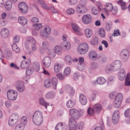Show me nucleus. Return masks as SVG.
I'll return each instance as SVG.
<instances>
[{
	"label": "nucleus",
	"instance_id": "6",
	"mask_svg": "<svg viewBox=\"0 0 130 130\" xmlns=\"http://www.w3.org/2000/svg\"><path fill=\"white\" fill-rule=\"evenodd\" d=\"M51 31V29L50 26H46L43 29L41 30L40 34V36L42 38L46 39L50 33Z\"/></svg>",
	"mask_w": 130,
	"mask_h": 130
},
{
	"label": "nucleus",
	"instance_id": "54",
	"mask_svg": "<svg viewBox=\"0 0 130 130\" xmlns=\"http://www.w3.org/2000/svg\"><path fill=\"white\" fill-rule=\"evenodd\" d=\"M99 10L98 8L93 7L92 9V13L94 15H97L99 13Z\"/></svg>",
	"mask_w": 130,
	"mask_h": 130
},
{
	"label": "nucleus",
	"instance_id": "62",
	"mask_svg": "<svg viewBox=\"0 0 130 130\" xmlns=\"http://www.w3.org/2000/svg\"><path fill=\"white\" fill-rule=\"evenodd\" d=\"M75 12L74 10L72 8H69L67 9L66 11V13L69 14H72Z\"/></svg>",
	"mask_w": 130,
	"mask_h": 130
},
{
	"label": "nucleus",
	"instance_id": "34",
	"mask_svg": "<svg viewBox=\"0 0 130 130\" xmlns=\"http://www.w3.org/2000/svg\"><path fill=\"white\" fill-rule=\"evenodd\" d=\"M98 93V91H95L90 94L89 97L90 101H92L95 100L96 98V95Z\"/></svg>",
	"mask_w": 130,
	"mask_h": 130
},
{
	"label": "nucleus",
	"instance_id": "26",
	"mask_svg": "<svg viewBox=\"0 0 130 130\" xmlns=\"http://www.w3.org/2000/svg\"><path fill=\"white\" fill-rule=\"evenodd\" d=\"M0 33L2 38H5L9 36V32L8 29L4 28L1 30Z\"/></svg>",
	"mask_w": 130,
	"mask_h": 130
},
{
	"label": "nucleus",
	"instance_id": "16",
	"mask_svg": "<svg viewBox=\"0 0 130 130\" xmlns=\"http://www.w3.org/2000/svg\"><path fill=\"white\" fill-rule=\"evenodd\" d=\"M88 56L90 58L93 60H96L99 58V55L94 50H91L89 53Z\"/></svg>",
	"mask_w": 130,
	"mask_h": 130
},
{
	"label": "nucleus",
	"instance_id": "32",
	"mask_svg": "<svg viewBox=\"0 0 130 130\" xmlns=\"http://www.w3.org/2000/svg\"><path fill=\"white\" fill-rule=\"evenodd\" d=\"M96 81L98 84L102 85L104 84L106 82V80L104 77H100L97 78Z\"/></svg>",
	"mask_w": 130,
	"mask_h": 130
},
{
	"label": "nucleus",
	"instance_id": "11",
	"mask_svg": "<svg viewBox=\"0 0 130 130\" xmlns=\"http://www.w3.org/2000/svg\"><path fill=\"white\" fill-rule=\"evenodd\" d=\"M76 11L80 14H83L87 11V9L86 5H82L79 4L76 8Z\"/></svg>",
	"mask_w": 130,
	"mask_h": 130
},
{
	"label": "nucleus",
	"instance_id": "20",
	"mask_svg": "<svg viewBox=\"0 0 130 130\" xmlns=\"http://www.w3.org/2000/svg\"><path fill=\"white\" fill-rule=\"evenodd\" d=\"M30 63V60L29 58H27L22 61L21 63V68L23 69H26L28 68Z\"/></svg>",
	"mask_w": 130,
	"mask_h": 130
},
{
	"label": "nucleus",
	"instance_id": "49",
	"mask_svg": "<svg viewBox=\"0 0 130 130\" xmlns=\"http://www.w3.org/2000/svg\"><path fill=\"white\" fill-rule=\"evenodd\" d=\"M47 53L51 58H54L56 55V53L53 49H49L48 50Z\"/></svg>",
	"mask_w": 130,
	"mask_h": 130
},
{
	"label": "nucleus",
	"instance_id": "58",
	"mask_svg": "<svg viewBox=\"0 0 130 130\" xmlns=\"http://www.w3.org/2000/svg\"><path fill=\"white\" fill-rule=\"evenodd\" d=\"M91 44L93 45H96L98 43V39L96 37H94L90 41Z\"/></svg>",
	"mask_w": 130,
	"mask_h": 130
},
{
	"label": "nucleus",
	"instance_id": "53",
	"mask_svg": "<svg viewBox=\"0 0 130 130\" xmlns=\"http://www.w3.org/2000/svg\"><path fill=\"white\" fill-rule=\"evenodd\" d=\"M55 51L56 53L58 54H60L62 52V50L61 46H59L56 45L55 47Z\"/></svg>",
	"mask_w": 130,
	"mask_h": 130
},
{
	"label": "nucleus",
	"instance_id": "48",
	"mask_svg": "<svg viewBox=\"0 0 130 130\" xmlns=\"http://www.w3.org/2000/svg\"><path fill=\"white\" fill-rule=\"evenodd\" d=\"M84 125L83 122H81L78 123L75 127L74 130H82Z\"/></svg>",
	"mask_w": 130,
	"mask_h": 130
},
{
	"label": "nucleus",
	"instance_id": "38",
	"mask_svg": "<svg viewBox=\"0 0 130 130\" xmlns=\"http://www.w3.org/2000/svg\"><path fill=\"white\" fill-rule=\"evenodd\" d=\"M85 32L86 37L88 38H90L92 35V30L89 28L86 29L85 30Z\"/></svg>",
	"mask_w": 130,
	"mask_h": 130
},
{
	"label": "nucleus",
	"instance_id": "15",
	"mask_svg": "<svg viewBox=\"0 0 130 130\" xmlns=\"http://www.w3.org/2000/svg\"><path fill=\"white\" fill-rule=\"evenodd\" d=\"M16 87L17 90L20 92H23L25 90V86L23 83L20 81L17 82Z\"/></svg>",
	"mask_w": 130,
	"mask_h": 130
},
{
	"label": "nucleus",
	"instance_id": "52",
	"mask_svg": "<svg viewBox=\"0 0 130 130\" xmlns=\"http://www.w3.org/2000/svg\"><path fill=\"white\" fill-rule=\"evenodd\" d=\"M12 47L13 50L17 53H19L20 51V50L19 47H18L17 45L15 43H13L12 45Z\"/></svg>",
	"mask_w": 130,
	"mask_h": 130
},
{
	"label": "nucleus",
	"instance_id": "8",
	"mask_svg": "<svg viewBox=\"0 0 130 130\" xmlns=\"http://www.w3.org/2000/svg\"><path fill=\"white\" fill-rule=\"evenodd\" d=\"M19 8L20 12L23 14L26 13L28 11V7L26 4L24 2L20 3L19 5Z\"/></svg>",
	"mask_w": 130,
	"mask_h": 130
},
{
	"label": "nucleus",
	"instance_id": "50",
	"mask_svg": "<svg viewBox=\"0 0 130 130\" xmlns=\"http://www.w3.org/2000/svg\"><path fill=\"white\" fill-rule=\"evenodd\" d=\"M118 4L121 5L122 9V10H124L126 9L127 8L125 7L126 5V3L123 2L122 0H120L118 2Z\"/></svg>",
	"mask_w": 130,
	"mask_h": 130
},
{
	"label": "nucleus",
	"instance_id": "28",
	"mask_svg": "<svg viewBox=\"0 0 130 130\" xmlns=\"http://www.w3.org/2000/svg\"><path fill=\"white\" fill-rule=\"evenodd\" d=\"M79 100L81 104L83 105H85L87 102V99L86 96L81 93L79 95Z\"/></svg>",
	"mask_w": 130,
	"mask_h": 130
},
{
	"label": "nucleus",
	"instance_id": "24",
	"mask_svg": "<svg viewBox=\"0 0 130 130\" xmlns=\"http://www.w3.org/2000/svg\"><path fill=\"white\" fill-rule=\"evenodd\" d=\"M91 17L89 14L85 15L83 16L82 20L84 23L86 24L89 23L91 21Z\"/></svg>",
	"mask_w": 130,
	"mask_h": 130
},
{
	"label": "nucleus",
	"instance_id": "13",
	"mask_svg": "<svg viewBox=\"0 0 130 130\" xmlns=\"http://www.w3.org/2000/svg\"><path fill=\"white\" fill-rule=\"evenodd\" d=\"M70 114L71 116L75 119H78L80 117V114L79 111L75 109H72L70 111Z\"/></svg>",
	"mask_w": 130,
	"mask_h": 130
},
{
	"label": "nucleus",
	"instance_id": "31",
	"mask_svg": "<svg viewBox=\"0 0 130 130\" xmlns=\"http://www.w3.org/2000/svg\"><path fill=\"white\" fill-rule=\"evenodd\" d=\"M55 96V92L53 91H49L45 95V97L48 100L52 99L54 98Z\"/></svg>",
	"mask_w": 130,
	"mask_h": 130
},
{
	"label": "nucleus",
	"instance_id": "37",
	"mask_svg": "<svg viewBox=\"0 0 130 130\" xmlns=\"http://www.w3.org/2000/svg\"><path fill=\"white\" fill-rule=\"evenodd\" d=\"M4 56L8 60L12 58L13 57L11 52L10 51H8L5 52Z\"/></svg>",
	"mask_w": 130,
	"mask_h": 130
},
{
	"label": "nucleus",
	"instance_id": "21",
	"mask_svg": "<svg viewBox=\"0 0 130 130\" xmlns=\"http://www.w3.org/2000/svg\"><path fill=\"white\" fill-rule=\"evenodd\" d=\"M93 108L95 112V113L96 114L100 113L102 108V105L98 103L94 104L93 106Z\"/></svg>",
	"mask_w": 130,
	"mask_h": 130
},
{
	"label": "nucleus",
	"instance_id": "39",
	"mask_svg": "<svg viewBox=\"0 0 130 130\" xmlns=\"http://www.w3.org/2000/svg\"><path fill=\"white\" fill-rule=\"evenodd\" d=\"M41 6L44 9L48 10L49 7L45 3L43 0H40L38 1Z\"/></svg>",
	"mask_w": 130,
	"mask_h": 130
},
{
	"label": "nucleus",
	"instance_id": "1",
	"mask_svg": "<svg viewBox=\"0 0 130 130\" xmlns=\"http://www.w3.org/2000/svg\"><path fill=\"white\" fill-rule=\"evenodd\" d=\"M33 121L34 124L37 126L41 124L43 121V116L41 111L37 110L36 111L33 116Z\"/></svg>",
	"mask_w": 130,
	"mask_h": 130
},
{
	"label": "nucleus",
	"instance_id": "30",
	"mask_svg": "<svg viewBox=\"0 0 130 130\" xmlns=\"http://www.w3.org/2000/svg\"><path fill=\"white\" fill-rule=\"evenodd\" d=\"M18 21L21 25L23 26L25 25L27 23V19L23 17H20L18 19Z\"/></svg>",
	"mask_w": 130,
	"mask_h": 130
},
{
	"label": "nucleus",
	"instance_id": "64",
	"mask_svg": "<svg viewBox=\"0 0 130 130\" xmlns=\"http://www.w3.org/2000/svg\"><path fill=\"white\" fill-rule=\"evenodd\" d=\"M125 117H128L130 116V108H128L125 110L124 113Z\"/></svg>",
	"mask_w": 130,
	"mask_h": 130
},
{
	"label": "nucleus",
	"instance_id": "17",
	"mask_svg": "<svg viewBox=\"0 0 130 130\" xmlns=\"http://www.w3.org/2000/svg\"><path fill=\"white\" fill-rule=\"evenodd\" d=\"M76 121L73 118H70L69 120V128L70 130H74L75 127L77 125Z\"/></svg>",
	"mask_w": 130,
	"mask_h": 130
},
{
	"label": "nucleus",
	"instance_id": "42",
	"mask_svg": "<svg viewBox=\"0 0 130 130\" xmlns=\"http://www.w3.org/2000/svg\"><path fill=\"white\" fill-rule=\"evenodd\" d=\"M99 58L98 59L100 60L103 63H105L107 60V57L106 56L103 54H101L100 55H99Z\"/></svg>",
	"mask_w": 130,
	"mask_h": 130
},
{
	"label": "nucleus",
	"instance_id": "35",
	"mask_svg": "<svg viewBox=\"0 0 130 130\" xmlns=\"http://www.w3.org/2000/svg\"><path fill=\"white\" fill-rule=\"evenodd\" d=\"M12 4L11 1L8 0L7 1L5 4V7L8 10H10L12 7Z\"/></svg>",
	"mask_w": 130,
	"mask_h": 130
},
{
	"label": "nucleus",
	"instance_id": "22",
	"mask_svg": "<svg viewBox=\"0 0 130 130\" xmlns=\"http://www.w3.org/2000/svg\"><path fill=\"white\" fill-rule=\"evenodd\" d=\"M51 62V58L47 57H44L42 60V63L46 68H48L50 67Z\"/></svg>",
	"mask_w": 130,
	"mask_h": 130
},
{
	"label": "nucleus",
	"instance_id": "59",
	"mask_svg": "<svg viewBox=\"0 0 130 130\" xmlns=\"http://www.w3.org/2000/svg\"><path fill=\"white\" fill-rule=\"evenodd\" d=\"M24 126L21 124H18L15 127V130H23Z\"/></svg>",
	"mask_w": 130,
	"mask_h": 130
},
{
	"label": "nucleus",
	"instance_id": "55",
	"mask_svg": "<svg viewBox=\"0 0 130 130\" xmlns=\"http://www.w3.org/2000/svg\"><path fill=\"white\" fill-rule=\"evenodd\" d=\"M78 69L80 71H82L85 69L84 63H78L77 66Z\"/></svg>",
	"mask_w": 130,
	"mask_h": 130
},
{
	"label": "nucleus",
	"instance_id": "23",
	"mask_svg": "<svg viewBox=\"0 0 130 130\" xmlns=\"http://www.w3.org/2000/svg\"><path fill=\"white\" fill-rule=\"evenodd\" d=\"M72 29L78 35L82 36L83 35V33L80 32L81 30L78 25L75 24H72Z\"/></svg>",
	"mask_w": 130,
	"mask_h": 130
},
{
	"label": "nucleus",
	"instance_id": "29",
	"mask_svg": "<svg viewBox=\"0 0 130 130\" xmlns=\"http://www.w3.org/2000/svg\"><path fill=\"white\" fill-rule=\"evenodd\" d=\"M66 91L71 96H73L74 93V90L72 87L70 86L67 87Z\"/></svg>",
	"mask_w": 130,
	"mask_h": 130
},
{
	"label": "nucleus",
	"instance_id": "10",
	"mask_svg": "<svg viewBox=\"0 0 130 130\" xmlns=\"http://www.w3.org/2000/svg\"><path fill=\"white\" fill-rule=\"evenodd\" d=\"M120 116L119 112L118 110H115L113 112L112 117V121L114 124H116L119 122Z\"/></svg>",
	"mask_w": 130,
	"mask_h": 130
},
{
	"label": "nucleus",
	"instance_id": "60",
	"mask_svg": "<svg viewBox=\"0 0 130 130\" xmlns=\"http://www.w3.org/2000/svg\"><path fill=\"white\" fill-rule=\"evenodd\" d=\"M99 35L102 37H104L105 36V32L104 28H102L99 30Z\"/></svg>",
	"mask_w": 130,
	"mask_h": 130
},
{
	"label": "nucleus",
	"instance_id": "2",
	"mask_svg": "<svg viewBox=\"0 0 130 130\" xmlns=\"http://www.w3.org/2000/svg\"><path fill=\"white\" fill-rule=\"evenodd\" d=\"M58 84L57 79L55 77H53L51 79H47L44 82V86L46 88L52 87L54 89H56Z\"/></svg>",
	"mask_w": 130,
	"mask_h": 130
},
{
	"label": "nucleus",
	"instance_id": "57",
	"mask_svg": "<svg viewBox=\"0 0 130 130\" xmlns=\"http://www.w3.org/2000/svg\"><path fill=\"white\" fill-rule=\"evenodd\" d=\"M118 94L115 92H112L110 93L109 95V98L111 99H115L117 96Z\"/></svg>",
	"mask_w": 130,
	"mask_h": 130
},
{
	"label": "nucleus",
	"instance_id": "9",
	"mask_svg": "<svg viewBox=\"0 0 130 130\" xmlns=\"http://www.w3.org/2000/svg\"><path fill=\"white\" fill-rule=\"evenodd\" d=\"M111 64L112 66V69L113 70V71H116L121 68L122 66V63L120 60H117L113 61Z\"/></svg>",
	"mask_w": 130,
	"mask_h": 130
},
{
	"label": "nucleus",
	"instance_id": "51",
	"mask_svg": "<svg viewBox=\"0 0 130 130\" xmlns=\"http://www.w3.org/2000/svg\"><path fill=\"white\" fill-rule=\"evenodd\" d=\"M87 111L88 114L91 116H93L95 113V112L94 111L93 108L90 107L88 108Z\"/></svg>",
	"mask_w": 130,
	"mask_h": 130
},
{
	"label": "nucleus",
	"instance_id": "44",
	"mask_svg": "<svg viewBox=\"0 0 130 130\" xmlns=\"http://www.w3.org/2000/svg\"><path fill=\"white\" fill-rule=\"evenodd\" d=\"M112 66L111 64L106 66L105 68V72L107 73H109L111 72V71H113V70L112 69Z\"/></svg>",
	"mask_w": 130,
	"mask_h": 130
},
{
	"label": "nucleus",
	"instance_id": "41",
	"mask_svg": "<svg viewBox=\"0 0 130 130\" xmlns=\"http://www.w3.org/2000/svg\"><path fill=\"white\" fill-rule=\"evenodd\" d=\"M54 70L56 73L59 72L60 70L61 66L60 64L57 63H55L54 65Z\"/></svg>",
	"mask_w": 130,
	"mask_h": 130
},
{
	"label": "nucleus",
	"instance_id": "63",
	"mask_svg": "<svg viewBox=\"0 0 130 130\" xmlns=\"http://www.w3.org/2000/svg\"><path fill=\"white\" fill-rule=\"evenodd\" d=\"M56 76L60 80H62L64 78V75L61 73H59L57 74Z\"/></svg>",
	"mask_w": 130,
	"mask_h": 130
},
{
	"label": "nucleus",
	"instance_id": "36",
	"mask_svg": "<svg viewBox=\"0 0 130 130\" xmlns=\"http://www.w3.org/2000/svg\"><path fill=\"white\" fill-rule=\"evenodd\" d=\"M75 101L73 99L69 100L67 103V106L69 108H72L75 103Z\"/></svg>",
	"mask_w": 130,
	"mask_h": 130
},
{
	"label": "nucleus",
	"instance_id": "25",
	"mask_svg": "<svg viewBox=\"0 0 130 130\" xmlns=\"http://www.w3.org/2000/svg\"><path fill=\"white\" fill-rule=\"evenodd\" d=\"M118 78L120 80H123L126 76V73L124 70L121 68L118 73Z\"/></svg>",
	"mask_w": 130,
	"mask_h": 130
},
{
	"label": "nucleus",
	"instance_id": "19",
	"mask_svg": "<svg viewBox=\"0 0 130 130\" xmlns=\"http://www.w3.org/2000/svg\"><path fill=\"white\" fill-rule=\"evenodd\" d=\"M67 125L64 123L59 122L57 124L55 127V130H67Z\"/></svg>",
	"mask_w": 130,
	"mask_h": 130
},
{
	"label": "nucleus",
	"instance_id": "3",
	"mask_svg": "<svg viewBox=\"0 0 130 130\" xmlns=\"http://www.w3.org/2000/svg\"><path fill=\"white\" fill-rule=\"evenodd\" d=\"M88 44L85 43L80 44L78 46L77 51L80 54H84L86 53L89 49Z\"/></svg>",
	"mask_w": 130,
	"mask_h": 130
},
{
	"label": "nucleus",
	"instance_id": "18",
	"mask_svg": "<svg viewBox=\"0 0 130 130\" xmlns=\"http://www.w3.org/2000/svg\"><path fill=\"white\" fill-rule=\"evenodd\" d=\"M61 46L64 51H66L69 50L71 47L70 42L67 41H64L61 44Z\"/></svg>",
	"mask_w": 130,
	"mask_h": 130
},
{
	"label": "nucleus",
	"instance_id": "14",
	"mask_svg": "<svg viewBox=\"0 0 130 130\" xmlns=\"http://www.w3.org/2000/svg\"><path fill=\"white\" fill-rule=\"evenodd\" d=\"M27 40L32 44V45L31 46L32 50L34 51H36L37 49V44L35 40L31 37H28L27 39Z\"/></svg>",
	"mask_w": 130,
	"mask_h": 130
},
{
	"label": "nucleus",
	"instance_id": "45",
	"mask_svg": "<svg viewBox=\"0 0 130 130\" xmlns=\"http://www.w3.org/2000/svg\"><path fill=\"white\" fill-rule=\"evenodd\" d=\"M33 69L36 72H38L40 69V66L39 63L37 62H35L32 65Z\"/></svg>",
	"mask_w": 130,
	"mask_h": 130
},
{
	"label": "nucleus",
	"instance_id": "43",
	"mask_svg": "<svg viewBox=\"0 0 130 130\" xmlns=\"http://www.w3.org/2000/svg\"><path fill=\"white\" fill-rule=\"evenodd\" d=\"M64 60L65 62L68 64H70L72 61L71 57L69 55H67L65 57Z\"/></svg>",
	"mask_w": 130,
	"mask_h": 130
},
{
	"label": "nucleus",
	"instance_id": "12",
	"mask_svg": "<svg viewBox=\"0 0 130 130\" xmlns=\"http://www.w3.org/2000/svg\"><path fill=\"white\" fill-rule=\"evenodd\" d=\"M128 50L126 49H124L121 52L120 55L122 58L123 60L126 61L128 59L129 57Z\"/></svg>",
	"mask_w": 130,
	"mask_h": 130
},
{
	"label": "nucleus",
	"instance_id": "4",
	"mask_svg": "<svg viewBox=\"0 0 130 130\" xmlns=\"http://www.w3.org/2000/svg\"><path fill=\"white\" fill-rule=\"evenodd\" d=\"M123 98V94L121 93H119L113 102V106L116 108H118L120 106Z\"/></svg>",
	"mask_w": 130,
	"mask_h": 130
},
{
	"label": "nucleus",
	"instance_id": "27",
	"mask_svg": "<svg viewBox=\"0 0 130 130\" xmlns=\"http://www.w3.org/2000/svg\"><path fill=\"white\" fill-rule=\"evenodd\" d=\"M105 6L106 9H104L106 14H108V11H111L113 10V6L112 4L110 3H107L105 4Z\"/></svg>",
	"mask_w": 130,
	"mask_h": 130
},
{
	"label": "nucleus",
	"instance_id": "61",
	"mask_svg": "<svg viewBox=\"0 0 130 130\" xmlns=\"http://www.w3.org/2000/svg\"><path fill=\"white\" fill-rule=\"evenodd\" d=\"M42 45L43 48L45 49H47L49 46L48 43L46 41L43 42L42 43Z\"/></svg>",
	"mask_w": 130,
	"mask_h": 130
},
{
	"label": "nucleus",
	"instance_id": "46",
	"mask_svg": "<svg viewBox=\"0 0 130 130\" xmlns=\"http://www.w3.org/2000/svg\"><path fill=\"white\" fill-rule=\"evenodd\" d=\"M27 120L26 117L25 116H23L21 119V122L20 124H21L25 127L27 124Z\"/></svg>",
	"mask_w": 130,
	"mask_h": 130
},
{
	"label": "nucleus",
	"instance_id": "5",
	"mask_svg": "<svg viewBox=\"0 0 130 130\" xmlns=\"http://www.w3.org/2000/svg\"><path fill=\"white\" fill-rule=\"evenodd\" d=\"M19 119V116L17 113H13L10 117L8 121L9 125L12 126L14 125Z\"/></svg>",
	"mask_w": 130,
	"mask_h": 130
},
{
	"label": "nucleus",
	"instance_id": "33",
	"mask_svg": "<svg viewBox=\"0 0 130 130\" xmlns=\"http://www.w3.org/2000/svg\"><path fill=\"white\" fill-rule=\"evenodd\" d=\"M98 64L95 62L91 63L90 67L89 69V71L91 72L92 70H95L98 68Z\"/></svg>",
	"mask_w": 130,
	"mask_h": 130
},
{
	"label": "nucleus",
	"instance_id": "40",
	"mask_svg": "<svg viewBox=\"0 0 130 130\" xmlns=\"http://www.w3.org/2000/svg\"><path fill=\"white\" fill-rule=\"evenodd\" d=\"M125 81V86H130V74L129 73H127Z\"/></svg>",
	"mask_w": 130,
	"mask_h": 130
},
{
	"label": "nucleus",
	"instance_id": "47",
	"mask_svg": "<svg viewBox=\"0 0 130 130\" xmlns=\"http://www.w3.org/2000/svg\"><path fill=\"white\" fill-rule=\"evenodd\" d=\"M39 101L40 104L45 106L46 108H47V106H49V104L46 102L44 101V99L43 98H40Z\"/></svg>",
	"mask_w": 130,
	"mask_h": 130
},
{
	"label": "nucleus",
	"instance_id": "56",
	"mask_svg": "<svg viewBox=\"0 0 130 130\" xmlns=\"http://www.w3.org/2000/svg\"><path fill=\"white\" fill-rule=\"evenodd\" d=\"M71 70L70 68L66 67L64 71V75L68 76L70 74Z\"/></svg>",
	"mask_w": 130,
	"mask_h": 130
},
{
	"label": "nucleus",
	"instance_id": "7",
	"mask_svg": "<svg viewBox=\"0 0 130 130\" xmlns=\"http://www.w3.org/2000/svg\"><path fill=\"white\" fill-rule=\"evenodd\" d=\"M17 93L15 91L10 90L7 91V96L8 98L11 100H15L17 96Z\"/></svg>",
	"mask_w": 130,
	"mask_h": 130
}]
</instances>
